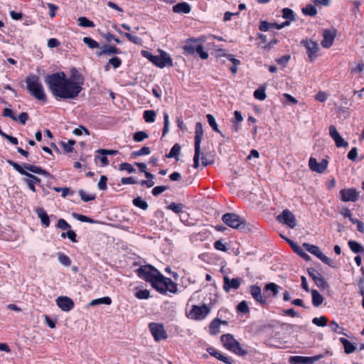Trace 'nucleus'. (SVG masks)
Wrapping results in <instances>:
<instances>
[{"label": "nucleus", "mask_w": 364, "mask_h": 364, "mask_svg": "<svg viewBox=\"0 0 364 364\" xmlns=\"http://www.w3.org/2000/svg\"><path fill=\"white\" fill-rule=\"evenodd\" d=\"M45 83L55 98L73 100L82 91L83 82L74 81L68 78L65 73L58 72L47 75Z\"/></svg>", "instance_id": "f257e3e1"}, {"label": "nucleus", "mask_w": 364, "mask_h": 364, "mask_svg": "<svg viewBox=\"0 0 364 364\" xmlns=\"http://www.w3.org/2000/svg\"><path fill=\"white\" fill-rule=\"evenodd\" d=\"M25 81L28 91L33 97L42 102L47 101L43 86L37 75H30L26 78Z\"/></svg>", "instance_id": "f03ea898"}, {"label": "nucleus", "mask_w": 364, "mask_h": 364, "mask_svg": "<svg viewBox=\"0 0 364 364\" xmlns=\"http://www.w3.org/2000/svg\"><path fill=\"white\" fill-rule=\"evenodd\" d=\"M138 276L149 282L152 287L159 291V272L150 264L141 266L136 270Z\"/></svg>", "instance_id": "7ed1b4c3"}, {"label": "nucleus", "mask_w": 364, "mask_h": 364, "mask_svg": "<svg viewBox=\"0 0 364 364\" xmlns=\"http://www.w3.org/2000/svg\"><path fill=\"white\" fill-rule=\"evenodd\" d=\"M203 136V125L200 122H197L195 127L194 136V149L195 154L193 156V167L197 169L200 165V143Z\"/></svg>", "instance_id": "20e7f679"}, {"label": "nucleus", "mask_w": 364, "mask_h": 364, "mask_svg": "<svg viewBox=\"0 0 364 364\" xmlns=\"http://www.w3.org/2000/svg\"><path fill=\"white\" fill-rule=\"evenodd\" d=\"M198 39L195 38L188 39L183 47L184 52L188 55H193L196 53L202 59H207L208 53L203 50V46L198 44Z\"/></svg>", "instance_id": "39448f33"}, {"label": "nucleus", "mask_w": 364, "mask_h": 364, "mask_svg": "<svg viewBox=\"0 0 364 364\" xmlns=\"http://www.w3.org/2000/svg\"><path fill=\"white\" fill-rule=\"evenodd\" d=\"M222 220L224 223L234 229L243 228L246 225L245 220L235 213H225Z\"/></svg>", "instance_id": "423d86ee"}, {"label": "nucleus", "mask_w": 364, "mask_h": 364, "mask_svg": "<svg viewBox=\"0 0 364 364\" xmlns=\"http://www.w3.org/2000/svg\"><path fill=\"white\" fill-rule=\"evenodd\" d=\"M303 246H304V247L305 248V250L306 251H308L311 254H312V255H315L316 257H317L323 263H325L326 264L328 265L329 267H335L334 262L331 259H330L329 257L326 256L321 251V250L319 249L318 247H317L316 245H310L309 243H304Z\"/></svg>", "instance_id": "0eeeda50"}, {"label": "nucleus", "mask_w": 364, "mask_h": 364, "mask_svg": "<svg viewBox=\"0 0 364 364\" xmlns=\"http://www.w3.org/2000/svg\"><path fill=\"white\" fill-rule=\"evenodd\" d=\"M277 220L289 228H294L296 226V218L288 209L284 210L282 213L277 217Z\"/></svg>", "instance_id": "6e6552de"}, {"label": "nucleus", "mask_w": 364, "mask_h": 364, "mask_svg": "<svg viewBox=\"0 0 364 364\" xmlns=\"http://www.w3.org/2000/svg\"><path fill=\"white\" fill-rule=\"evenodd\" d=\"M210 309L203 304L201 306L194 305L192 309L190 311L188 316L194 320H203L210 313Z\"/></svg>", "instance_id": "1a4fd4ad"}, {"label": "nucleus", "mask_w": 364, "mask_h": 364, "mask_svg": "<svg viewBox=\"0 0 364 364\" xmlns=\"http://www.w3.org/2000/svg\"><path fill=\"white\" fill-rule=\"evenodd\" d=\"M177 291V284L161 274V294H175Z\"/></svg>", "instance_id": "9d476101"}, {"label": "nucleus", "mask_w": 364, "mask_h": 364, "mask_svg": "<svg viewBox=\"0 0 364 364\" xmlns=\"http://www.w3.org/2000/svg\"><path fill=\"white\" fill-rule=\"evenodd\" d=\"M301 43L306 48L309 60L313 61L319 50L318 43L311 40H303Z\"/></svg>", "instance_id": "9b49d317"}, {"label": "nucleus", "mask_w": 364, "mask_h": 364, "mask_svg": "<svg viewBox=\"0 0 364 364\" xmlns=\"http://www.w3.org/2000/svg\"><path fill=\"white\" fill-rule=\"evenodd\" d=\"M328 165V161L324 159L319 163L314 157H311L309 161V166L310 169L318 173H323L327 169Z\"/></svg>", "instance_id": "f8f14e48"}, {"label": "nucleus", "mask_w": 364, "mask_h": 364, "mask_svg": "<svg viewBox=\"0 0 364 364\" xmlns=\"http://www.w3.org/2000/svg\"><path fill=\"white\" fill-rule=\"evenodd\" d=\"M359 193L355 188L342 189L340 191L341 199L344 202H355L359 198Z\"/></svg>", "instance_id": "ddd939ff"}, {"label": "nucleus", "mask_w": 364, "mask_h": 364, "mask_svg": "<svg viewBox=\"0 0 364 364\" xmlns=\"http://www.w3.org/2000/svg\"><path fill=\"white\" fill-rule=\"evenodd\" d=\"M329 134L331 137L334 140L337 147H347L348 146V142L346 141L339 134L334 125H331L329 127Z\"/></svg>", "instance_id": "4468645a"}, {"label": "nucleus", "mask_w": 364, "mask_h": 364, "mask_svg": "<svg viewBox=\"0 0 364 364\" xmlns=\"http://www.w3.org/2000/svg\"><path fill=\"white\" fill-rule=\"evenodd\" d=\"M56 304L64 311H69L74 307L73 301L65 296H61L57 298Z\"/></svg>", "instance_id": "2eb2a0df"}, {"label": "nucleus", "mask_w": 364, "mask_h": 364, "mask_svg": "<svg viewBox=\"0 0 364 364\" xmlns=\"http://www.w3.org/2000/svg\"><path fill=\"white\" fill-rule=\"evenodd\" d=\"M241 284V279H230L228 276L223 277V289L226 292H229L231 289H238Z\"/></svg>", "instance_id": "dca6fc26"}, {"label": "nucleus", "mask_w": 364, "mask_h": 364, "mask_svg": "<svg viewBox=\"0 0 364 364\" xmlns=\"http://www.w3.org/2000/svg\"><path fill=\"white\" fill-rule=\"evenodd\" d=\"M252 296L260 304H267V298L262 295L261 288L257 285H251L250 287Z\"/></svg>", "instance_id": "f3484780"}, {"label": "nucleus", "mask_w": 364, "mask_h": 364, "mask_svg": "<svg viewBox=\"0 0 364 364\" xmlns=\"http://www.w3.org/2000/svg\"><path fill=\"white\" fill-rule=\"evenodd\" d=\"M336 37V31L331 30H324L323 33V40L321 41V46L325 48H330L334 41Z\"/></svg>", "instance_id": "a211bd4d"}, {"label": "nucleus", "mask_w": 364, "mask_h": 364, "mask_svg": "<svg viewBox=\"0 0 364 364\" xmlns=\"http://www.w3.org/2000/svg\"><path fill=\"white\" fill-rule=\"evenodd\" d=\"M282 238H284L289 245L291 247V248L293 249V250L297 253L299 256H301L303 259H304L306 261H309L311 259V257L306 254V252H304L301 247L300 246H299L298 245H296L294 242H293L292 240L287 238V237H284V236H282Z\"/></svg>", "instance_id": "6ab92c4d"}, {"label": "nucleus", "mask_w": 364, "mask_h": 364, "mask_svg": "<svg viewBox=\"0 0 364 364\" xmlns=\"http://www.w3.org/2000/svg\"><path fill=\"white\" fill-rule=\"evenodd\" d=\"M207 351L212 356L215 357V358L218 359L220 361L224 362L227 364H232L233 360L223 354H221L218 350L213 348H209L207 349Z\"/></svg>", "instance_id": "aec40b11"}, {"label": "nucleus", "mask_w": 364, "mask_h": 364, "mask_svg": "<svg viewBox=\"0 0 364 364\" xmlns=\"http://www.w3.org/2000/svg\"><path fill=\"white\" fill-rule=\"evenodd\" d=\"M121 50L116 46L111 45H105L102 47V50L97 53V56L100 57L103 55L119 54Z\"/></svg>", "instance_id": "412c9836"}, {"label": "nucleus", "mask_w": 364, "mask_h": 364, "mask_svg": "<svg viewBox=\"0 0 364 364\" xmlns=\"http://www.w3.org/2000/svg\"><path fill=\"white\" fill-rule=\"evenodd\" d=\"M26 174L27 175H25V176H27L28 178H24V181L28 184L29 188L33 192H36L35 184L40 183L41 179L39 178L36 177V176L32 175L31 173H30L28 172Z\"/></svg>", "instance_id": "4be33fe9"}, {"label": "nucleus", "mask_w": 364, "mask_h": 364, "mask_svg": "<svg viewBox=\"0 0 364 364\" xmlns=\"http://www.w3.org/2000/svg\"><path fill=\"white\" fill-rule=\"evenodd\" d=\"M191 9V6L186 2L178 3L173 6V11L178 14H188Z\"/></svg>", "instance_id": "5701e85b"}, {"label": "nucleus", "mask_w": 364, "mask_h": 364, "mask_svg": "<svg viewBox=\"0 0 364 364\" xmlns=\"http://www.w3.org/2000/svg\"><path fill=\"white\" fill-rule=\"evenodd\" d=\"M222 323L227 324V321H221L218 318L213 319L209 326L210 333L212 335L218 334L220 332V324H222Z\"/></svg>", "instance_id": "b1692460"}, {"label": "nucleus", "mask_w": 364, "mask_h": 364, "mask_svg": "<svg viewBox=\"0 0 364 364\" xmlns=\"http://www.w3.org/2000/svg\"><path fill=\"white\" fill-rule=\"evenodd\" d=\"M164 67H173V61L168 53L161 50V68Z\"/></svg>", "instance_id": "393cba45"}, {"label": "nucleus", "mask_w": 364, "mask_h": 364, "mask_svg": "<svg viewBox=\"0 0 364 364\" xmlns=\"http://www.w3.org/2000/svg\"><path fill=\"white\" fill-rule=\"evenodd\" d=\"M23 167L26 169V171L27 170V171H29L34 173H38V174H41V175L46 176L49 175L48 173L46 170L42 169L39 166H36L31 165V164H24Z\"/></svg>", "instance_id": "a878e982"}, {"label": "nucleus", "mask_w": 364, "mask_h": 364, "mask_svg": "<svg viewBox=\"0 0 364 364\" xmlns=\"http://www.w3.org/2000/svg\"><path fill=\"white\" fill-rule=\"evenodd\" d=\"M228 350L240 356H245L247 354V351L242 348L241 344L237 341H236V344H232Z\"/></svg>", "instance_id": "bb28decb"}, {"label": "nucleus", "mask_w": 364, "mask_h": 364, "mask_svg": "<svg viewBox=\"0 0 364 364\" xmlns=\"http://www.w3.org/2000/svg\"><path fill=\"white\" fill-rule=\"evenodd\" d=\"M228 350L240 356H245L247 354V351L242 348L241 344L237 341H236V344H232Z\"/></svg>", "instance_id": "cd10ccee"}, {"label": "nucleus", "mask_w": 364, "mask_h": 364, "mask_svg": "<svg viewBox=\"0 0 364 364\" xmlns=\"http://www.w3.org/2000/svg\"><path fill=\"white\" fill-rule=\"evenodd\" d=\"M228 350L240 356H245L247 354V351L242 348L241 344L237 341H236V344H232Z\"/></svg>", "instance_id": "c85d7f7f"}, {"label": "nucleus", "mask_w": 364, "mask_h": 364, "mask_svg": "<svg viewBox=\"0 0 364 364\" xmlns=\"http://www.w3.org/2000/svg\"><path fill=\"white\" fill-rule=\"evenodd\" d=\"M340 341L343 346L346 353L350 354L355 350V343H352L345 338H341Z\"/></svg>", "instance_id": "c756f323"}, {"label": "nucleus", "mask_w": 364, "mask_h": 364, "mask_svg": "<svg viewBox=\"0 0 364 364\" xmlns=\"http://www.w3.org/2000/svg\"><path fill=\"white\" fill-rule=\"evenodd\" d=\"M236 341L232 335L228 333L221 336V341L225 348L228 349L232 344H236Z\"/></svg>", "instance_id": "7c9ffc66"}, {"label": "nucleus", "mask_w": 364, "mask_h": 364, "mask_svg": "<svg viewBox=\"0 0 364 364\" xmlns=\"http://www.w3.org/2000/svg\"><path fill=\"white\" fill-rule=\"evenodd\" d=\"M36 213H37L38 218H41V223L46 226L48 227L50 225V219L47 214V213L41 208H38L36 210Z\"/></svg>", "instance_id": "2f4dec72"}, {"label": "nucleus", "mask_w": 364, "mask_h": 364, "mask_svg": "<svg viewBox=\"0 0 364 364\" xmlns=\"http://www.w3.org/2000/svg\"><path fill=\"white\" fill-rule=\"evenodd\" d=\"M165 203L166 204V209L170 210L176 214H179L183 212L184 205L182 203H176L173 202L168 203L166 200H165Z\"/></svg>", "instance_id": "473e14b6"}, {"label": "nucleus", "mask_w": 364, "mask_h": 364, "mask_svg": "<svg viewBox=\"0 0 364 364\" xmlns=\"http://www.w3.org/2000/svg\"><path fill=\"white\" fill-rule=\"evenodd\" d=\"M312 304L314 306H319L323 301V296L316 289L311 290Z\"/></svg>", "instance_id": "72a5a7b5"}, {"label": "nucleus", "mask_w": 364, "mask_h": 364, "mask_svg": "<svg viewBox=\"0 0 364 364\" xmlns=\"http://www.w3.org/2000/svg\"><path fill=\"white\" fill-rule=\"evenodd\" d=\"M349 248L354 253H364V247L355 240H349L348 242Z\"/></svg>", "instance_id": "f704fd0d"}, {"label": "nucleus", "mask_w": 364, "mask_h": 364, "mask_svg": "<svg viewBox=\"0 0 364 364\" xmlns=\"http://www.w3.org/2000/svg\"><path fill=\"white\" fill-rule=\"evenodd\" d=\"M317 277L314 278V282L316 286L321 289H326L328 287V284L321 274H316Z\"/></svg>", "instance_id": "c9c22d12"}, {"label": "nucleus", "mask_w": 364, "mask_h": 364, "mask_svg": "<svg viewBox=\"0 0 364 364\" xmlns=\"http://www.w3.org/2000/svg\"><path fill=\"white\" fill-rule=\"evenodd\" d=\"M112 304V299L109 296H105L102 298L94 299L90 303V306H97L100 304L110 305Z\"/></svg>", "instance_id": "e433bc0d"}, {"label": "nucleus", "mask_w": 364, "mask_h": 364, "mask_svg": "<svg viewBox=\"0 0 364 364\" xmlns=\"http://www.w3.org/2000/svg\"><path fill=\"white\" fill-rule=\"evenodd\" d=\"M141 55L151 61L154 65L159 67V56L153 55L149 51L142 50Z\"/></svg>", "instance_id": "4c0bfd02"}, {"label": "nucleus", "mask_w": 364, "mask_h": 364, "mask_svg": "<svg viewBox=\"0 0 364 364\" xmlns=\"http://www.w3.org/2000/svg\"><path fill=\"white\" fill-rule=\"evenodd\" d=\"M112 65L114 68H117L121 66L122 60L118 57H113L109 60L107 64L105 66V70L108 71L109 70V65Z\"/></svg>", "instance_id": "58836bf2"}, {"label": "nucleus", "mask_w": 364, "mask_h": 364, "mask_svg": "<svg viewBox=\"0 0 364 364\" xmlns=\"http://www.w3.org/2000/svg\"><path fill=\"white\" fill-rule=\"evenodd\" d=\"M149 330L156 341H159V324L156 323H151L149 326Z\"/></svg>", "instance_id": "ea45409f"}, {"label": "nucleus", "mask_w": 364, "mask_h": 364, "mask_svg": "<svg viewBox=\"0 0 364 364\" xmlns=\"http://www.w3.org/2000/svg\"><path fill=\"white\" fill-rule=\"evenodd\" d=\"M150 153H151V151L148 146H143L141 149L132 152L130 156L132 158L136 159L138 156H143V155H148Z\"/></svg>", "instance_id": "a19ab883"}, {"label": "nucleus", "mask_w": 364, "mask_h": 364, "mask_svg": "<svg viewBox=\"0 0 364 364\" xmlns=\"http://www.w3.org/2000/svg\"><path fill=\"white\" fill-rule=\"evenodd\" d=\"M58 261L60 264L65 267H69L71 264V260L68 256L63 252H58L57 254Z\"/></svg>", "instance_id": "79ce46f5"}, {"label": "nucleus", "mask_w": 364, "mask_h": 364, "mask_svg": "<svg viewBox=\"0 0 364 364\" xmlns=\"http://www.w3.org/2000/svg\"><path fill=\"white\" fill-rule=\"evenodd\" d=\"M206 117H207V119H208V122L210 124V126L212 127V129L215 132L220 134L221 136H224L223 134L220 131V129H218V124H217V123L215 122V119L214 117L212 114H207Z\"/></svg>", "instance_id": "37998d69"}, {"label": "nucleus", "mask_w": 364, "mask_h": 364, "mask_svg": "<svg viewBox=\"0 0 364 364\" xmlns=\"http://www.w3.org/2000/svg\"><path fill=\"white\" fill-rule=\"evenodd\" d=\"M279 289L280 287L277 284L272 282L267 284L264 287L266 291H272L273 296H277Z\"/></svg>", "instance_id": "c03bdc74"}, {"label": "nucleus", "mask_w": 364, "mask_h": 364, "mask_svg": "<svg viewBox=\"0 0 364 364\" xmlns=\"http://www.w3.org/2000/svg\"><path fill=\"white\" fill-rule=\"evenodd\" d=\"M79 196H80L81 200L85 201V202H88V201H90V200H93L96 198V195L95 194L87 193L83 190H80L79 191Z\"/></svg>", "instance_id": "a18cd8bd"}, {"label": "nucleus", "mask_w": 364, "mask_h": 364, "mask_svg": "<svg viewBox=\"0 0 364 364\" xmlns=\"http://www.w3.org/2000/svg\"><path fill=\"white\" fill-rule=\"evenodd\" d=\"M156 113L154 110H146L144 112L143 117L145 122L151 123L155 120Z\"/></svg>", "instance_id": "49530a36"}, {"label": "nucleus", "mask_w": 364, "mask_h": 364, "mask_svg": "<svg viewBox=\"0 0 364 364\" xmlns=\"http://www.w3.org/2000/svg\"><path fill=\"white\" fill-rule=\"evenodd\" d=\"M302 12L306 16H314L317 14V10L313 5L308 4L302 9Z\"/></svg>", "instance_id": "de8ad7c7"}, {"label": "nucleus", "mask_w": 364, "mask_h": 364, "mask_svg": "<svg viewBox=\"0 0 364 364\" xmlns=\"http://www.w3.org/2000/svg\"><path fill=\"white\" fill-rule=\"evenodd\" d=\"M82 41L91 49L97 48L100 47L99 43L90 37H84Z\"/></svg>", "instance_id": "09e8293b"}, {"label": "nucleus", "mask_w": 364, "mask_h": 364, "mask_svg": "<svg viewBox=\"0 0 364 364\" xmlns=\"http://www.w3.org/2000/svg\"><path fill=\"white\" fill-rule=\"evenodd\" d=\"M7 162L14 167V168L18 171L19 173H21V175H27L26 173H28L26 169L24 168L23 166H21V165H19L18 164H17L16 162H14L11 160H8Z\"/></svg>", "instance_id": "8fccbe9b"}, {"label": "nucleus", "mask_w": 364, "mask_h": 364, "mask_svg": "<svg viewBox=\"0 0 364 364\" xmlns=\"http://www.w3.org/2000/svg\"><path fill=\"white\" fill-rule=\"evenodd\" d=\"M78 23L79 25L82 27L93 28L95 26V23L86 17H80L78 18Z\"/></svg>", "instance_id": "3c124183"}, {"label": "nucleus", "mask_w": 364, "mask_h": 364, "mask_svg": "<svg viewBox=\"0 0 364 364\" xmlns=\"http://www.w3.org/2000/svg\"><path fill=\"white\" fill-rule=\"evenodd\" d=\"M254 97L259 100H264L267 95L265 93V89L264 87H259L254 92Z\"/></svg>", "instance_id": "603ef678"}, {"label": "nucleus", "mask_w": 364, "mask_h": 364, "mask_svg": "<svg viewBox=\"0 0 364 364\" xmlns=\"http://www.w3.org/2000/svg\"><path fill=\"white\" fill-rule=\"evenodd\" d=\"M133 203L135 206L140 208L142 210H146L148 204L146 201L143 200L140 197H137L133 200Z\"/></svg>", "instance_id": "864d4df0"}, {"label": "nucleus", "mask_w": 364, "mask_h": 364, "mask_svg": "<svg viewBox=\"0 0 364 364\" xmlns=\"http://www.w3.org/2000/svg\"><path fill=\"white\" fill-rule=\"evenodd\" d=\"M150 296L149 291L147 289H139L135 293V296L139 299H146Z\"/></svg>", "instance_id": "5fc2aeb1"}, {"label": "nucleus", "mask_w": 364, "mask_h": 364, "mask_svg": "<svg viewBox=\"0 0 364 364\" xmlns=\"http://www.w3.org/2000/svg\"><path fill=\"white\" fill-rule=\"evenodd\" d=\"M328 319L326 316H321L319 318H314L312 323L318 326H326L327 325Z\"/></svg>", "instance_id": "6e6d98bb"}, {"label": "nucleus", "mask_w": 364, "mask_h": 364, "mask_svg": "<svg viewBox=\"0 0 364 364\" xmlns=\"http://www.w3.org/2000/svg\"><path fill=\"white\" fill-rule=\"evenodd\" d=\"M180 150H181V146L178 144H176L175 145L173 146L170 152L168 154H166V156L167 158L176 157L178 155Z\"/></svg>", "instance_id": "4d7b16f0"}, {"label": "nucleus", "mask_w": 364, "mask_h": 364, "mask_svg": "<svg viewBox=\"0 0 364 364\" xmlns=\"http://www.w3.org/2000/svg\"><path fill=\"white\" fill-rule=\"evenodd\" d=\"M237 311L238 312H241L242 314H247L250 311V309L248 307L247 303L246 301H242L240 302L237 306Z\"/></svg>", "instance_id": "13d9d810"}, {"label": "nucleus", "mask_w": 364, "mask_h": 364, "mask_svg": "<svg viewBox=\"0 0 364 364\" xmlns=\"http://www.w3.org/2000/svg\"><path fill=\"white\" fill-rule=\"evenodd\" d=\"M282 16L286 19L294 21L295 19L294 12L289 8H284L282 9Z\"/></svg>", "instance_id": "bf43d9fd"}, {"label": "nucleus", "mask_w": 364, "mask_h": 364, "mask_svg": "<svg viewBox=\"0 0 364 364\" xmlns=\"http://www.w3.org/2000/svg\"><path fill=\"white\" fill-rule=\"evenodd\" d=\"M60 236H61L62 238L68 237L72 242H77L76 234L72 230H68L66 232H63Z\"/></svg>", "instance_id": "052dcab7"}, {"label": "nucleus", "mask_w": 364, "mask_h": 364, "mask_svg": "<svg viewBox=\"0 0 364 364\" xmlns=\"http://www.w3.org/2000/svg\"><path fill=\"white\" fill-rule=\"evenodd\" d=\"M148 134L143 132V131H139V132H136L134 136H133V139L135 141H137V142H140V141H142L144 139L148 138Z\"/></svg>", "instance_id": "680f3d73"}, {"label": "nucleus", "mask_w": 364, "mask_h": 364, "mask_svg": "<svg viewBox=\"0 0 364 364\" xmlns=\"http://www.w3.org/2000/svg\"><path fill=\"white\" fill-rule=\"evenodd\" d=\"M202 164L203 166H208L213 164V159L208 154H203L201 157Z\"/></svg>", "instance_id": "e2e57ef3"}, {"label": "nucleus", "mask_w": 364, "mask_h": 364, "mask_svg": "<svg viewBox=\"0 0 364 364\" xmlns=\"http://www.w3.org/2000/svg\"><path fill=\"white\" fill-rule=\"evenodd\" d=\"M120 171H127L128 173H132L135 172V168L132 166V164L129 163H122L119 165Z\"/></svg>", "instance_id": "0e129e2a"}, {"label": "nucleus", "mask_w": 364, "mask_h": 364, "mask_svg": "<svg viewBox=\"0 0 364 364\" xmlns=\"http://www.w3.org/2000/svg\"><path fill=\"white\" fill-rule=\"evenodd\" d=\"M73 215L75 219H77L81 222L90 223H94V220L92 218L87 217L85 215H80L78 213H73Z\"/></svg>", "instance_id": "69168bd1"}, {"label": "nucleus", "mask_w": 364, "mask_h": 364, "mask_svg": "<svg viewBox=\"0 0 364 364\" xmlns=\"http://www.w3.org/2000/svg\"><path fill=\"white\" fill-rule=\"evenodd\" d=\"M75 144L74 140H69L67 142H62V145L67 152H71L73 149V145Z\"/></svg>", "instance_id": "338daca9"}, {"label": "nucleus", "mask_w": 364, "mask_h": 364, "mask_svg": "<svg viewBox=\"0 0 364 364\" xmlns=\"http://www.w3.org/2000/svg\"><path fill=\"white\" fill-rule=\"evenodd\" d=\"M304 356H291L289 358V361L291 364H304Z\"/></svg>", "instance_id": "774afa93"}]
</instances>
